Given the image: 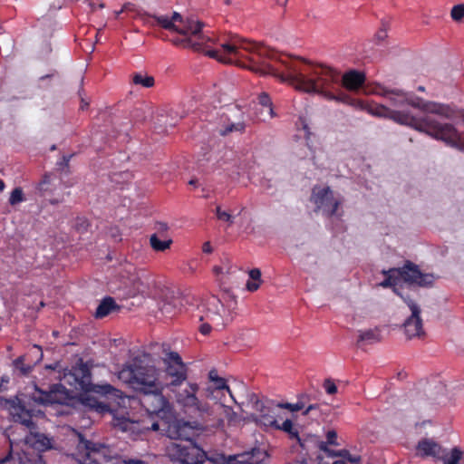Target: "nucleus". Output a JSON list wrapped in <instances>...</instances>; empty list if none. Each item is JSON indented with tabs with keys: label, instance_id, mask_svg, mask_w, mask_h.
Instances as JSON below:
<instances>
[{
	"label": "nucleus",
	"instance_id": "40",
	"mask_svg": "<svg viewBox=\"0 0 464 464\" xmlns=\"http://www.w3.org/2000/svg\"><path fill=\"white\" fill-rule=\"evenodd\" d=\"M450 16L455 22H461L464 18V4H459L452 7Z\"/></svg>",
	"mask_w": 464,
	"mask_h": 464
},
{
	"label": "nucleus",
	"instance_id": "22",
	"mask_svg": "<svg viewBox=\"0 0 464 464\" xmlns=\"http://www.w3.org/2000/svg\"><path fill=\"white\" fill-rule=\"evenodd\" d=\"M375 93L386 98L393 106L401 107L406 104L407 92L401 90L379 87Z\"/></svg>",
	"mask_w": 464,
	"mask_h": 464
},
{
	"label": "nucleus",
	"instance_id": "20",
	"mask_svg": "<svg viewBox=\"0 0 464 464\" xmlns=\"http://www.w3.org/2000/svg\"><path fill=\"white\" fill-rule=\"evenodd\" d=\"M417 454L422 457L440 459L445 457V450L432 439L420 440L416 447Z\"/></svg>",
	"mask_w": 464,
	"mask_h": 464
},
{
	"label": "nucleus",
	"instance_id": "17",
	"mask_svg": "<svg viewBox=\"0 0 464 464\" xmlns=\"http://www.w3.org/2000/svg\"><path fill=\"white\" fill-rule=\"evenodd\" d=\"M0 407L8 409L15 422L21 423L30 430H35L36 426L32 420V413L22 405L17 397L10 400L0 397Z\"/></svg>",
	"mask_w": 464,
	"mask_h": 464
},
{
	"label": "nucleus",
	"instance_id": "57",
	"mask_svg": "<svg viewBox=\"0 0 464 464\" xmlns=\"http://www.w3.org/2000/svg\"><path fill=\"white\" fill-rule=\"evenodd\" d=\"M259 114H260V119H261L262 121H266L267 119H270V118L268 117V115H267V110H266V109H265L264 107H262V109L260 110Z\"/></svg>",
	"mask_w": 464,
	"mask_h": 464
},
{
	"label": "nucleus",
	"instance_id": "9",
	"mask_svg": "<svg viewBox=\"0 0 464 464\" xmlns=\"http://www.w3.org/2000/svg\"><path fill=\"white\" fill-rule=\"evenodd\" d=\"M170 459L182 464H203L206 453L194 444L191 440L185 442H171L167 447Z\"/></svg>",
	"mask_w": 464,
	"mask_h": 464
},
{
	"label": "nucleus",
	"instance_id": "30",
	"mask_svg": "<svg viewBox=\"0 0 464 464\" xmlns=\"http://www.w3.org/2000/svg\"><path fill=\"white\" fill-rule=\"evenodd\" d=\"M82 404L99 413H103L109 411V406L107 404L102 403L98 401V400L91 395L84 394L82 396Z\"/></svg>",
	"mask_w": 464,
	"mask_h": 464
},
{
	"label": "nucleus",
	"instance_id": "56",
	"mask_svg": "<svg viewBox=\"0 0 464 464\" xmlns=\"http://www.w3.org/2000/svg\"><path fill=\"white\" fill-rule=\"evenodd\" d=\"M202 250H203L204 253H208V254L213 251L212 246H211L209 242H205L203 244Z\"/></svg>",
	"mask_w": 464,
	"mask_h": 464
},
{
	"label": "nucleus",
	"instance_id": "51",
	"mask_svg": "<svg viewBox=\"0 0 464 464\" xmlns=\"http://www.w3.org/2000/svg\"><path fill=\"white\" fill-rule=\"evenodd\" d=\"M37 441L40 442L44 449H50L52 447L51 440L44 435H40Z\"/></svg>",
	"mask_w": 464,
	"mask_h": 464
},
{
	"label": "nucleus",
	"instance_id": "42",
	"mask_svg": "<svg viewBox=\"0 0 464 464\" xmlns=\"http://www.w3.org/2000/svg\"><path fill=\"white\" fill-rule=\"evenodd\" d=\"M334 456L342 457L351 463H359L361 457L359 455H352L346 450H341L334 453Z\"/></svg>",
	"mask_w": 464,
	"mask_h": 464
},
{
	"label": "nucleus",
	"instance_id": "62",
	"mask_svg": "<svg viewBox=\"0 0 464 464\" xmlns=\"http://www.w3.org/2000/svg\"><path fill=\"white\" fill-rule=\"evenodd\" d=\"M70 158H71V156H63V161L60 164L67 167L68 163H69V160H70Z\"/></svg>",
	"mask_w": 464,
	"mask_h": 464
},
{
	"label": "nucleus",
	"instance_id": "36",
	"mask_svg": "<svg viewBox=\"0 0 464 464\" xmlns=\"http://www.w3.org/2000/svg\"><path fill=\"white\" fill-rule=\"evenodd\" d=\"M276 430H281L288 433L290 438L296 439V440H300L299 436H298V430L294 426L292 420H285L282 423V425H279V427H276Z\"/></svg>",
	"mask_w": 464,
	"mask_h": 464
},
{
	"label": "nucleus",
	"instance_id": "11",
	"mask_svg": "<svg viewBox=\"0 0 464 464\" xmlns=\"http://www.w3.org/2000/svg\"><path fill=\"white\" fill-rule=\"evenodd\" d=\"M198 317L200 322H210L216 330H221L224 325L223 314L225 307L216 296H211L205 304L198 307Z\"/></svg>",
	"mask_w": 464,
	"mask_h": 464
},
{
	"label": "nucleus",
	"instance_id": "35",
	"mask_svg": "<svg viewBox=\"0 0 464 464\" xmlns=\"http://www.w3.org/2000/svg\"><path fill=\"white\" fill-rule=\"evenodd\" d=\"M132 82L137 85H141L145 88H150L154 85L155 81L152 76L142 75L141 73H135L132 76Z\"/></svg>",
	"mask_w": 464,
	"mask_h": 464
},
{
	"label": "nucleus",
	"instance_id": "58",
	"mask_svg": "<svg viewBox=\"0 0 464 464\" xmlns=\"http://www.w3.org/2000/svg\"><path fill=\"white\" fill-rule=\"evenodd\" d=\"M144 429L157 431L160 430V424L158 422H153L150 427H144Z\"/></svg>",
	"mask_w": 464,
	"mask_h": 464
},
{
	"label": "nucleus",
	"instance_id": "43",
	"mask_svg": "<svg viewBox=\"0 0 464 464\" xmlns=\"http://www.w3.org/2000/svg\"><path fill=\"white\" fill-rule=\"evenodd\" d=\"M325 444H329V445H338L337 443V433L335 430H328L327 433H326V442L325 443H323L321 445V450H326V447H325Z\"/></svg>",
	"mask_w": 464,
	"mask_h": 464
},
{
	"label": "nucleus",
	"instance_id": "24",
	"mask_svg": "<svg viewBox=\"0 0 464 464\" xmlns=\"http://www.w3.org/2000/svg\"><path fill=\"white\" fill-rule=\"evenodd\" d=\"M399 270L397 268H390L388 270H382V274H383L386 278L379 284L380 286L383 288L392 287L393 292L401 296L402 299L407 298L408 296H404L399 290L396 288V285L400 280V276L398 274Z\"/></svg>",
	"mask_w": 464,
	"mask_h": 464
},
{
	"label": "nucleus",
	"instance_id": "55",
	"mask_svg": "<svg viewBox=\"0 0 464 464\" xmlns=\"http://www.w3.org/2000/svg\"><path fill=\"white\" fill-rule=\"evenodd\" d=\"M318 409V406L315 404L309 405L303 412V415L306 416L310 412L316 411Z\"/></svg>",
	"mask_w": 464,
	"mask_h": 464
},
{
	"label": "nucleus",
	"instance_id": "38",
	"mask_svg": "<svg viewBox=\"0 0 464 464\" xmlns=\"http://www.w3.org/2000/svg\"><path fill=\"white\" fill-rule=\"evenodd\" d=\"M203 464H229V460L224 454L213 453L205 457Z\"/></svg>",
	"mask_w": 464,
	"mask_h": 464
},
{
	"label": "nucleus",
	"instance_id": "44",
	"mask_svg": "<svg viewBox=\"0 0 464 464\" xmlns=\"http://www.w3.org/2000/svg\"><path fill=\"white\" fill-rule=\"evenodd\" d=\"M241 458L242 459L238 460L241 464H258L261 461L260 459H256V450H254L251 454L247 453L242 455Z\"/></svg>",
	"mask_w": 464,
	"mask_h": 464
},
{
	"label": "nucleus",
	"instance_id": "64",
	"mask_svg": "<svg viewBox=\"0 0 464 464\" xmlns=\"http://www.w3.org/2000/svg\"><path fill=\"white\" fill-rule=\"evenodd\" d=\"M216 377H218V376L216 374V372L214 371H211L209 372V379L214 382Z\"/></svg>",
	"mask_w": 464,
	"mask_h": 464
},
{
	"label": "nucleus",
	"instance_id": "27",
	"mask_svg": "<svg viewBox=\"0 0 464 464\" xmlns=\"http://www.w3.org/2000/svg\"><path fill=\"white\" fill-rule=\"evenodd\" d=\"M57 390H51L50 392L38 391L37 393L33 395L34 401L41 404H53L61 403V399L58 397Z\"/></svg>",
	"mask_w": 464,
	"mask_h": 464
},
{
	"label": "nucleus",
	"instance_id": "41",
	"mask_svg": "<svg viewBox=\"0 0 464 464\" xmlns=\"http://www.w3.org/2000/svg\"><path fill=\"white\" fill-rule=\"evenodd\" d=\"M244 130H245L244 122L230 123V124H227L225 127V129L221 130V134L227 135L233 131L242 132V131H244Z\"/></svg>",
	"mask_w": 464,
	"mask_h": 464
},
{
	"label": "nucleus",
	"instance_id": "19",
	"mask_svg": "<svg viewBox=\"0 0 464 464\" xmlns=\"http://www.w3.org/2000/svg\"><path fill=\"white\" fill-rule=\"evenodd\" d=\"M215 386H208L198 398L204 401H221L225 393H228L229 396L234 400L233 394L227 385L226 380L221 377H216Z\"/></svg>",
	"mask_w": 464,
	"mask_h": 464
},
{
	"label": "nucleus",
	"instance_id": "59",
	"mask_svg": "<svg viewBox=\"0 0 464 464\" xmlns=\"http://www.w3.org/2000/svg\"><path fill=\"white\" fill-rule=\"evenodd\" d=\"M458 139L459 140L460 142L464 143V133L462 134L461 132L459 131ZM451 147L464 152V150L460 149L459 147H457V146H451Z\"/></svg>",
	"mask_w": 464,
	"mask_h": 464
},
{
	"label": "nucleus",
	"instance_id": "23",
	"mask_svg": "<svg viewBox=\"0 0 464 464\" xmlns=\"http://www.w3.org/2000/svg\"><path fill=\"white\" fill-rule=\"evenodd\" d=\"M347 104H351L352 106L361 108L363 110H366L370 114L377 116V117H382V118H388L390 117L391 109L384 105L381 104H368L364 105L362 102L353 100L350 98V101Z\"/></svg>",
	"mask_w": 464,
	"mask_h": 464
},
{
	"label": "nucleus",
	"instance_id": "31",
	"mask_svg": "<svg viewBox=\"0 0 464 464\" xmlns=\"http://www.w3.org/2000/svg\"><path fill=\"white\" fill-rule=\"evenodd\" d=\"M172 239L163 238L161 239L159 234H153L150 237V246L153 250L158 252H163L169 249L172 244Z\"/></svg>",
	"mask_w": 464,
	"mask_h": 464
},
{
	"label": "nucleus",
	"instance_id": "37",
	"mask_svg": "<svg viewBox=\"0 0 464 464\" xmlns=\"http://www.w3.org/2000/svg\"><path fill=\"white\" fill-rule=\"evenodd\" d=\"M25 200V197L22 188L17 187L14 188L9 197V204L11 206L18 205Z\"/></svg>",
	"mask_w": 464,
	"mask_h": 464
},
{
	"label": "nucleus",
	"instance_id": "60",
	"mask_svg": "<svg viewBox=\"0 0 464 464\" xmlns=\"http://www.w3.org/2000/svg\"><path fill=\"white\" fill-rule=\"evenodd\" d=\"M124 463L125 464H144L143 461L138 460V459H127V460H124Z\"/></svg>",
	"mask_w": 464,
	"mask_h": 464
},
{
	"label": "nucleus",
	"instance_id": "15",
	"mask_svg": "<svg viewBox=\"0 0 464 464\" xmlns=\"http://www.w3.org/2000/svg\"><path fill=\"white\" fill-rule=\"evenodd\" d=\"M167 387L164 382L159 384L158 389L147 390L143 392L140 403L146 411L150 414H160L164 412L169 407V402L162 394V391Z\"/></svg>",
	"mask_w": 464,
	"mask_h": 464
},
{
	"label": "nucleus",
	"instance_id": "3",
	"mask_svg": "<svg viewBox=\"0 0 464 464\" xmlns=\"http://www.w3.org/2000/svg\"><path fill=\"white\" fill-rule=\"evenodd\" d=\"M207 54L223 63H234L241 58H246L249 64L241 65L254 72H256L251 68L253 65L251 58H255L260 63H268L266 60L276 59V54L272 49L262 44L247 42L239 37H235L230 42L222 44L221 49L208 51Z\"/></svg>",
	"mask_w": 464,
	"mask_h": 464
},
{
	"label": "nucleus",
	"instance_id": "5",
	"mask_svg": "<svg viewBox=\"0 0 464 464\" xmlns=\"http://www.w3.org/2000/svg\"><path fill=\"white\" fill-rule=\"evenodd\" d=\"M118 378L140 392L158 389L163 382L160 380V370L151 363L147 353L137 355L126 362L118 372Z\"/></svg>",
	"mask_w": 464,
	"mask_h": 464
},
{
	"label": "nucleus",
	"instance_id": "49",
	"mask_svg": "<svg viewBox=\"0 0 464 464\" xmlns=\"http://www.w3.org/2000/svg\"><path fill=\"white\" fill-rule=\"evenodd\" d=\"M51 182V175H44L42 181L39 184V189L46 191L48 189L47 185Z\"/></svg>",
	"mask_w": 464,
	"mask_h": 464
},
{
	"label": "nucleus",
	"instance_id": "26",
	"mask_svg": "<svg viewBox=\"0 0 464 464\" xmlns=\"http://www.w3.org/2000/svg\"><path fill=\"white\" fill-rule=\"evenodd\" d=\"M357 344H372L381 341L380 330L378 328L358 332Z\"/></svg>",
	"mask_w": 464,
	"mask_h": 464
},
{
	"label": "nucleus",
	"instance_id": "18",
	"mask_svg": "<svg viewBox=\"0 0 464 464\" xmlns=\"http://www.w3.org/2000/svg\"><path fill=\"white\" fill-rule=\"evenodd\" d=\"M165 433L171 440H190L194 432L189 422L173 420L168 423Z\"/></svg>",
	"mask_w": 464,
	"mask_h": 464
},
{
	"label": "nucleus",
	"instance_id": "39",
	"mask_svg": "<svg viewBox=\"0 0 464 464\" xmlns=\"http://www.w3.org/2000/svg\"><path fill=\"white\" fill-rule=\"evenodd\" d=\"M307 396L303 394L298 401L296 403H280L278 404V407L282 408V409H286V410H289L290 411H301L304 408L305 404L303 401V399L306 398Z\"/></svg>",
	"mask_w": 464,
	"mask_h": 464
},
{
	"label": "nucleus",
	"instance_id": "34",
	"mask_svg": "<svg viewBox=\"0 0 464 464\" xmlns=\"http://www.w3.org/2000/svg\"><path fill=\"white\" fill-rule=\"evenodd\" d=\"M26 356H19L17 359H15L13 362L14 367L15 370L19 371L21 374L26 375L33 370V365L28 363H25Z\"/></svg>",
	"mask_w": 464,
	"mask_h": 464
},
{
	"label": "nucleus",
	"instance_id": "29",
	"mask_svg": "<svg viewBox=\"0 0 464 464\" xmlns=\"http://www.w3.org/2000/svg\"><path fill=\"white\" fill-rule=\"evenodd\" d=\"M116 309H118V306L114 299L112 297H105L98 305L94 315L96 318H103Z\"/></svg>",
	"mask_w": 464,
	"mask_h": 464
},
{
	"label": "nucleus",
	"instance_id": "52",
	"mask_svg": "<svg viewBox=\"0 0 464 464\" xmlns=\"http://www.w3.org/2000/svg\"><path fill=\"white\" fill-rule=\"evenodd\" d=\"M0 464H24L22 462V459H15L14 458H5L0 460Z\"/></svg>",
	"mask_w": 464,
	"mask_h": 464
},
{
	"label": "nucleus",
	"instance_id": "16",
	"mask_svg": "<svg viewBox=\"0 0 464 464\" xmlns=\"http://www.w3.org/2000/svg\"><path fill=\"white\" fill-rule=\"evenodd\" d=\"M400 279L410 285L420 287L430 286L434 282L432 274L422 273L419 266L411 261H406L402 267H398Z\"/></svg>",
	"mask_w": 464,
	"mask_h": 464
},
{
	"label": "nucleus",
	"instance_id": "21",
	"mask_svg": "<svg viewBox=\"0 0 464 464\" xmlns=\"http://www.w3.org/2000/svg\"><path fill=\"white\" fill-rule=\"evenodd\" d=\"M365 82V74L363 72L351 70L341 76L340 84L348 91L359 90Z\"/></svg>",
	"mask_w": 464,
	"mask_h": 464
},
{
	"label": "nucleus",
	"instance_id": "50",
	"mask_svg": "<svg viewBox=\"0 0 464 464\" xmlns=\"http://www.w3.org/2000/svg\"><path fill=\"white\" fill-rule=\"evenodd\" d=\"M261 285V282H257V281H247L246 285V287L248 291L250 292H255L256 291L259 286Z\"/></svg>",
	"mask_w": 464,
	"mask_h": 464
},
{
	"label": "nucleus",
	"instance_id": "45",
	"mask_svg": "<svg viewBox=\"0 0 464 464\" xmlns=\"http://www.w3.org/2000/svg\"><path fill=\"white\" fill-rule=\"evenodd\" d=\"M216 214L218 219L228 222L229 224L233 223L232 216L229 213L223 211L219 207L217 208Z\"/></svg>",
	"mask_w": 464,
	"mask_h": 464
},
{
	"label": "nucleus",
	"instance_id": "14",
	"mask_svg": "<svg viewBox=\"0 0 464 464\" xmlns=\"http://www.w3.org/2000/svg\"><path fill=\"white\" fill-rule=\"evenodd\" d=\"M403 301L411 311V315L405 320L403 324L404 332L408 339L420 338L425 335L420 318L421 309L420 305L411 298H403Z\"/></svg>",
	"mask_w": 464,
	"mask_h": 464
},
{
	"label": "nucleus",
	"instance_id": "10",
	"mask_svg": "<svg viewBox=\"0 0 464 464\" xmlns=\"http://www.w3.org/2000/svg\"><path fill=\"white\" fill-rule=\"evenodd\" d=\"M311 201L315 205L316 210H321L327 217L336 214L342 200L335 198L329 187H314L311 195Z\"/></svg>",
	"mask_w": 464,
	"mask_h": 464
},
{
	"label": "nucleus",
	"instance_id": "54",
	"mask_svg": "<svg viewBox=\"0 0 464 464\" xmlns=\"http://www.w3.org/2000/svg\"><path fill=\"white\" fill-rule=\"evenodd\" d=\"M156 228L158 230L157 234H159V236H160V233H163V232L167 231L169 227H168V225L166 223L159 222L156 225Z\"/></svg>",
	"mask_w": 464,
	"mask_h": 464
},
{
	"label": "nucleus",
	"instance_id": "2",
	"mask_svg": "<svg viewBox=\"0 0 464 464\" xmlns=\"http://www.w3.org/2000/svg\"><path fill=\"white\" fill-rule=\"evenodd\" d=\"M198 390L197 383H189L188 389L177 397L178 402L189 416L199 419L207 426L213 428L223 427L225 420L228 423L237 421L238 416L232 408L225 405L221 401H212L213 402L209 403L199 399Z\"/></svg>",
	"mask_w": 464,
	"mask_h": 464
},
{
	"label": "nucleus",
	"instance_id": "13",
	"mask_svg": "<svg viewBox=\"0 0 464 464\" xmlns=\"http://www.w3.org/2000/svg\"><path fill=\"white\" fill-rule=\"evenodd\" d=\"M77 446L75 458L79 464H99L98 456L104 446L86 440L81 433L76 432Z\"/></svg>",
	"mask_w": 464,
	"mask_h": 464
},
{
	"label": "nucleus",
	"instance_id": "47",
	"mask_svg": "<svg viewBox=\"0 0 464 464\" xmlns=\"http://www.w3.org/2000/svg\"><path fill=\"white\" fill-rule=\"evenodd\" d=\"M212 329H215L210 322L203 321L198 327L199 332L203 335H208L211 332Z\"/></svg>",
	"mask_w": 464,
	"mask_h": 464
},
{
	"label": "nucleus",
	"instance_id": "53",
	"mask_svg": "<svg viewBox=\"0 0 464 464\" xmlns=\"http://www.w3.org/2000/svg\"><path fill=\"white\" fill-rule=\"evenodd\" d=\"M387 37V32L386 29H380L376 34L375 38L378 42L383 41Z\"/></svg>",
	"mask_w": 464,
	"mask_h": 464
},
{
	"label": "nucleus",
	"instance_id": "63",
	"mask_svg": "<svg viewBox=\"0 0 464 464\" xmlns=\"http://www.w3.org/2000/svg\"><path fill=\"white\" fill-rule=\"evenodd\" d=\"M188 185L193 186L194 188H197V187H198V181L197 179H191L188 181Z\"/></svg>",
	"mask_w": 464,
	"mask_h": 464
},
{
	"label": "nucleus",
	"instance_id": "4",
	"mask_svg": "<svg viewBox=\"0 0 464 464\" xmlns=\"http://www.w3.org/2000/svg\"><path fill=\"white\" fill-rule=\"evenodd\" d=\"M389 119L401 125L410 126L424 132L436 140L444 141L450 146H457L464 150V143L458 139L459 130L451 123H441L430 116L416 118L410 112L391 110Z\"/></svg>",
	"mask_w": 464,
	"mask_h": 464
},
{
	"label": "nucleus",
	"instance_id": "8",
	"mask_svg": "<svg viewBox=\"0 0 464 464\" xmlns=\"http://www.w3.org/2000/svg\"><path fill=\"white\" fill-rule=\"evenodd\" d=\"M406 104L427 113L440 115L448 120L459 119L464 122V109H455L446 104L424 101L411 92H407Z\"/></svg>",
	"mask_w": 464,
	"mask_h": 464
},
{
	"label": "nucleus",
	"instance_id": "46",
	"mask_svg": "<svg viewBox=\"0 0 464 464\" xmlns=\"http://www.w3.org/2000/svg\"><path fill=\"white\" fill-rule=\"evenodd\" d=\"M324 388L326 393L332 395L337 392V386L331 379H326L324 382Z\"/></svg>",
	"mask_w": 464,
	"mask_h": 464
},
{
	"label": "nucleus",
	"instance_id": "28",
	"mask_svg": "<svg viewBox=\"0 0 464 464\" xmlns=\"http://www.w3.org/2000/svg\"><path fill=\"white\" fill-rule=\"evenodd\" d=\"M256 411H260V418L257 420L260 424L266 426V427H272L276 429V427H279L278 422L275 419V417L271 414H269V411H266V408L264 406V404L258 401L256 402Z\"/></svg>",
	"mask_w": 464,
	"mask_h": 464
},
{
	"label": "nucleus",
	"instance_id": "25",
	"mask_svg": "<svg viewBox=\"0 0 464 464\" xmlns=\"http://www.w3.org/2000/svg\"><path fill=\"white\" fill-rule=\"evenodd\" d=\"M130 13L132 14L133 17H140V19L143 21L144 24H149V25H151L153 26L156 23L155 21V17L157 15H149V14H141L138 9L137 7L135 6V5L131 4V3H127L125 4L121 10L120 12L117 13V15H119L121 13Z\"/></svg>",
	"mask_w": 464,
	"mask_h": 464
},
{
	"label": "nucleus",
	"instance_id": "7",
	"mask_svg": "<svg viewBox=\"0 0 464 464\" xmlns=\"http://www.w3.org/2000/svg\"><path fill=\"white\" fill-rule=\"evenodd\" d=\"M65 379L72 378L76 389H81L85 392H93L102 395L120 396V390L114 388L111 384H92L91 382V372L86 364L81 363L73 367L72 372L64 376Z\"/></svg>",
	"mask_w": 464,
	"mask_h": 464
},
{
	"label": "nucleus",
	"instance_id": "61",
	"mask_svg": "<svg viewBox=\"0 0 464 464\" xmlns=\"http://www.w3.org/2000/svg\"><path fill=\"white\" fill-rule=\"evenodd\" d=\"M213 272L215 273L216 276H219V275L223 274V267L216 266L213 268Z\"/></svg>",
	"mask_w": 464,
	"mask_h": 464
},
{
	"label": "nucleus",
	"instance_id": "48",
	"mask_svg": "<svg viewBox=\"0 0 464 464\" xmlns=\"http://www.w3.org/2000/svg\"><path fill=\"white\" fill-rule=\"evenodd\" d=\"M249 277L253 281L262 282L261 271L258 268H254L249 271Z\"/></svg>",
	"mask_w": 464,
	"mask_h": 464
},
{
	"label": "nucleus",
	"instance_id": "12",
	"mask_svg": "<svg viewBox=\"0 0 464 464\" xmlns=\"http://www.w3.org/2000/svg\"><path fill=\"white\" fill-rule=\"evenodd\" d=\"M163 362L166 376L170 378L169 382H164L167 387L179 386L187 379V367L178 353H169Z\"/></svg>",
	"mask_w": 464,
	"mask_h": 464
},
{
	"label": "nucleus",
	"instance_id": "32",
	"mask_svg": "<svg viewBox=\"0 0 464 464\" xmlns=\"http://www.w3.org/2000/svg\"><path fill=\"white\" fill-rule=\"evenodd\" d=\"M462 455L460 449L455 447L449 454L445 451V457L440 459H443V464H459Z\"/></svg>",
	"mask_w": 464,
	"mask_h": 464
},
{
	"label": "nucleus",
	"instance_id": "1",
	"mask_svg": "<svg viewBox=\"0 0 464 464\" xmlns=\"http://www.w3.org/2000/svg\"><path fill=\"white\" fill-rule=\"evenodd\" d=\"M252 70L261 75L271 74L279 78L282 82H288L295 90L306 93H314L323 96L329 101H336L348 103L350 97L344 93H335L340 84L341 75L335 69L323 65L307 63L304 67H299L293 63L282 61L287 70V73H279L278 70L270 63H260L255 58H251Z\"/></svg>",
	"mask_w": 464,
	"mask_h": 464
},
{
	"label": "nucleus",
	"instance_id": "6",
	"mask_svg": "<svg viewBox=\"0 0 464 464\" xmlns=\"http://www.w3.org/2000/svg\"><path fill=\"white\" fill-rule=\"evenodd\" d=\"M155 21L157 24L160 25L162 28L170 32H176L185 37L184 39H172L171 41L175 45L188 47L190 44L189 37L191 36H195L202 41L204 39L201 32L203 24L194 17L184 18L180 14L174 12L171 17L158 15L155 17Z\"/></svg>",
	"mask_w": 464,
	"mask_h": 464
},
{
	"label": "nucleus",
	"instance_id": "33",
	"mask_svg": "<svg viewBox=\"0 0 464 464\" xmlns=\"http://www.w3.org/2000/svg\"><path fill=\"white\" fill-rule=\"evenodd\" d=\"M258 103L262 107L267 110V115L270 119L276 116L273 109V103L267 93L262 92L258 95Z\"/></svg>",
	"mask_w": 464,
	"mask_h": 464
}]
</instances>
